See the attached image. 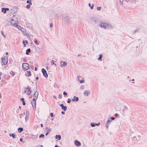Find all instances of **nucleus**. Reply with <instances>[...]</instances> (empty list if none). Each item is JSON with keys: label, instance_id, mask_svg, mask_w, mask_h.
<instances>
[{"label": "nucleus", "instance_id": "nucleus-1", "mask_svg": "<svg viewBox=\"0 0 147 147\" xmlns=\"http://www.w3.org/2000/svg\"><path fill=\"white\" fill-rule=\"evenodd\" d=\"M22 67L24 71H26L29 69V64L27 63H22Z\"/></svg>", "mask_w": 147, "mask_h": 147}, {"label": "nucleus", "instance_id": "nucleus-2", "mask_svg": "<svg viewBox=\"0 0 147 147\" xmlns=\"http://www.w3.org/2000/svg\"><path fill=\"white\" fill-rule=\"evenodd\" d=\"M37 87H36V91L35 92V93L34 94V98L33 99H35L36 100L37 98L38 95V92H37Z\"/></svg>", "mask_w": 147, "mask_h": 147}, {"label": "nucleus", "instance_id": "nucleus-3", "mask_svg": "<svg viewBox=\"0 0 147 147\" xmlns=\"http://www.w3.org/2000/svg\"><path fill=\"white\" fill-rule=\"evenodd\" d=\"M41 71L44 76L45 78L47 77L48 75L46 70L44 69L43 68L42 69Z\"/></svg>", "mask_w": 147, "mask_h": 147}, {"label": "nucleus", "instance_id": "nucleus-4", "mask_svg": "<svg viewBox=\"0 0 147 147\" xmlns=\"http://www.w3.org/2000/svg\"><path fill=\"white\" fill-rule=\"evenodd\" d=\"M36 100L35 99H33L31 100V103L33 108H34V107L36 108Z\"/></svg>", "mask_w": 147, "mask_h": 147}, {"label": "nucleus", "instance_id": "nucleus-5", "mask_svg": "<svg viewBox=\"0 0 147 147\" xmlns=\"http://www.w3.org/2000/svg\"><path fill=\"white\" fill-rule=\"evenodd\" d=\"M11 24L12 26H15L17 27L18 26V25L16 23V21L14 20L13 19H11Z\"/></svg>", "mask_w": 147, "mask_h": 147}, {"label": "nucleus", "instance_id": "nucleus-6", "mask_svg": "<svg viewBox=\"0 0 147 147\" xmlns=\"http://www.w3.org/2000/svg\"><path fill=\"white\" fill-rule=\"evenodd\" d=\"M107 26H108V24L105 23H101L100 26L101 27H102L105 29L107 28Z\"/></svg>", "mask_w": 147, "mask_h": 147}, {"label": "nucleus", "instance_id": "nucleus-7", "mask_svg": "<svg viewBox=\"0 0 147 147\" xmlns=\"http://www.w3.org/2000/svg\"><path fill=\"white\" fill-rule=\"evenodd\" d=\"M25 90H26L27 94L28 95H30L31 93V91L29 87L27 86L25 89Z\"/></svg>", "mask_w": 147, "mask_h": 147}, {"label": "nucleus", "instance_id": "nucleus-8", "mask_svg": "<svg viewBox=\"0 0 147 147\" xmlns=\"http://www.w3.org/2000/svg\"><path fill=\"white\" fill-rule=\"evenodd\" d=\"M59 105H60L62 109L65 111H66L67 109V107L66 106H64L63 104H59Z\"/></svg>", "mask_w": 147, "mask_h": 147}, {"label": "nucleus", "instance_id": "nucleus-9", "mask_svg": "<svg viewBox=\"0 0 147 147\" xmlns=\"http://www.w3.org/2000/svg\"><path fill=\"white\" fill-rule=\"evenodd\" d=\"M18 27V28L21 31L23 32H25L26 31V30L24 28H23L21 26H20V25H18V26H17Z\"/></svg>", "mask_w": 147, "mask_h": 147}, {"label": "nucleus", "instance_id": "nucleus-10", "mask_svg": "<svg viewBox=\"0 0 147 147\" xmlns=\"http://www.w3.org/2000/svg\"><path fill=\"white\" fill-rule=\"evenodd\" d=\"M74 143L75 145L77 146H80L81 145V144L80 142L79 141H78L77 140H76L74 141Z\"/></svg>", "mask_w": 147, "mask_h": 147}, {"label": "nucleus", "instance_id": "nucleus-11", "mask_svg": "<svg viewBox=\"0 0 147 147\" xmlns=\"http://www.w3.org/2000/svg\"><path fill=\"white\" fill-rule=\"evenodd\" d=\"M7 58V59H5V57H4L3 58V59L2 61V62H3V65H5L7 64V61H8Z\"/></svg>", "mask_w": 147, "mask_h": 147}, {"label": "nucleus", "instance_id": "nucleus-12", "mask_svg": "<svg viewBox=\"0 0 147 147\" xmlns=\"http://www.w3.org/2000/svg\"><path fill=\"white\" fill-rule=\"evenodd\" d=\"M79 100V98L78 97L76 96H74V98L72 99V101H73L77 102Z\"/></svg>", "mask_w": 147, "mask_h": 147}, {"label": "nucleus", "instance_id": "nucleus-13", "mask_svg": "<svg viewBox=\"0 0 147 147\" xmlns=\"http://www.w3.org/2000/svg\"><path fill=\"white\" fill-rule=\"evenodd\" d=\"M64 19H65V20L67 21L68 23H70L71 22V20L70 19V18L68 16H66L64 18Z\"/></svg>", "mask_w": 147, "mask_h": 147}, {"label": "nucleus", "instance_id": "nucleus-14", "mask_svg": "<svg viewBox=\"0 0 147 147\" xmlns=\"http://www.w3.org/2000/svg\"><path fill=\"white\" fill-rule=\"evenodd\" d=\"M26 72H27V73H26L25 74V75L26 76H29L31 75V72L30 71H28Z\"/></svg>", "mask_w": 147, "mask_h": 147}, {"label": "nucleus", "instance_id": "nucleus-15", "mask_svg": "<svg viewBox=\"0 0 147 147\" xmlns=\"http://www.w3.org/2000/svg\"><path fill=\"white\" fill-rule=\"evenodd\" d=\"M56 139H58V140H60L61 138V137L60 135H56L55 136Z\"/></svg>", "mask_w": 147, "mask_h": 147}, {"label": "nucleus", "instance_id": "nucleus-16", "mask_svg": "<svg viewBox=\"0 0 147 147\" xmlns=\"http://www.w3.org/2000/svg\"><path fill=\"white\" fill-rule=\"evenodd\" d=\"M26 26L29 28H30L32 27V25L31 24L29 23H27L26 24Z\"/></svg>", "mask_w": 147, "mask_h": 147}, {"label": "nucleus", "instance_id": "nucleus-17", "mask_svg": "<svg viewBox=\"0 0 147 147\" xmlns=\"http://www.w3.org/2000/svg\"><path fill=\"white\" fill-rule=\"evenodd\" d=\"M80 77V76H78L77 77V78H78V80L80 82V83H83L84 82V79L81 80H79V78Z\"/></svg>", "mask_w": 147, "mask_h": 147}, {"label": "nucleus", "instance_id": "nucleus-18", "mask_svg": "<svg viewBox=\"0 0 147 147\" xmlns=\"http://www.w3.org/2000/svg\"><path fill=\"white\" fill-rule=\"evenodd\" d=\"M20 100H21L23 103V105H26V103L24 101V98H21L20 99Z\"/></svg>", "mask_w": 147, "mask_h": 147}, {"label": "nucleus", "instance_id": "nucleus-19", "mask_svg": "<svg viewBox=\"0 0 147 147\" xmlns=\"http://www.w3.org/2000/svg\"><path fill=\"white\" fill-rule=\"evenodd\" d=\"M31 52V50L30 48L28 49L26 51V54L27 55H28Z\"/></svg>", "mask_w": 147, "mask_h": 147}, {"label": "nucleus", "instance_id": "nucleus-20", "mask_svg": "<svg viewBox=\"0 0 147 147\" xmlns=\"http://www.w3.org/2000/svg\"><path fill=\"white\" fill-rule=\"evenodd\" d=\"M51 128H49L47 129V131L46 132V133L45 134V135L47 136L49 133L51 131Z\"/></svg>", "mask_w": 147, "mask_h": 147}, {"label": "nucleus", "instance_id": "nucleus-21", "mask_svg": "<svg viewBox=\"0 0 147 147\" xmlns=\"http://www.w3.org/2000/svg\"><path fill=\"white\" fill-rule=\"evenodd\" d=\"M22 43H23V44H24V47H25L26 46V43L28 44V42L27 40H25V41L23 40L22 41Z\"/></svg>", "mask_w": 147, "mask_h": 147}, {"label": "nucleus", "instance_id": "nucleus-22", "mask_svg": "<svg viewBox=\"0 0 147 147\" xmlns=\"http://www.w3.org/2000/svg\"><path fill=\"white\" fill-rule=\"evenodd\" d=\"M23 130V129L22 127H19L18 128V132L19 133H21Z\"/></svg>", "mask_w": 147, "mask_h": 147}, {"label": "nucleus", "instance_id": "nucleus-23", "mask_svg": "<svg viewBox=\"0 0 147 147\" xmlns=\"http://www.w3.org/2000/svg\"><path fill=\"white\" fill-rule=\"evenodd\" d=\"M107 28L112 29L113 28V27L111 25L108 24V26H107Z\"/></svg>", "mask_w": 147, "mask_h": 147}, {"label": "nucleus", "instance_id": "nucleus-24", "mask_svg": "<svg viewBox=\"0 0 147 147\" xmlns=\"http://www.w3.org/2000/svg\"><path fill=\"white\" fill-rule=\"evenodd\" d=\"M102 55L100 54L99 55V58H98V59L99 60H100V61H102Z\"/></svg>", "mask_w": 147, "mask_h": 147}, {"label": "nucleus", "instance_id": "nucleus-25", "mask_svg": "<svg viewBox=\"0 0 147 147\" xmlns=\"http://www.w3.org/2000/svg\"><path fill=\"white\" fill-rule=\"evenodd\" d=\"M111 121V120L110 119L108 118V120L107 121L106 123L108 124H109Z\"/></svg>", "mask_w": 147, "mask_h": 147}, {"label": "nucleus", "instance_id": "nucleus-26", "mask_svg": "<svg viewBox=\"0 0 147 147\" xmlns=\"http://www.w3.org/2000/svg\"><path fill=\"white\" fill-rule=\"evenodd\" d=\"M9 136H12L13 138H16V135L13 134H9Z\"/></svg>", "mask_w": 147, "mask_h": 147}, {"label": "nucleus", "instance_id": "nucleus-27", "mask_svg": "<svg viewBox=\"0 0 147 147\" xmlns=\"http://www.w3.org/2000/svg\"><path fill=\"white\" fill-rule=\"evenodd\" d=\"M88 91V92H89V91H86L84 92V94L85 96H87L88 95V93H87Z\"/></svg>", "mask_w": 147, "mask_h": 147}, {"label": "nucleus", "instance_id": "nucleus-28", "mask_svg": "<svg viewBox=\"0 0 147 147\" xmlns=\"http://www.w3.org/2000/svg\"><path fill=\"white\" fill-rule=\"evenodd\" d=\"M96 123H91L90 125L92 127H94L96 126Z\"/></svg>", "mask_w": 147, "mask_h": 147}, {"label": "nucleus", "instance_id": "nucleus-29", "mask_svg": "<svg viewBox=\"0 0 147 147\" xmlns=\"http://www.w3.org/2000/svg\"><path fill=\"white\" fill-rule=\"evenodd\" d=\"M31 1V0H27L26 2L27 3H28L29 4L32 5Z\"/></svg>", "mask_w": 147, "mask_h": 147}, {"label": "nucleus", "instance_id": "nucleus-30", "mask_svg": "<svg viewBox=\"0 0 147 147\" xmlns=\"http://www.w3.org/2000/svg\"><path fill=\"white\" fill-rule=\"evenodd\" d=\"M88 5L90 7L91 9H92L93 8L94 5V4H92V5L91 6V5L90 3H89L88 4Z\"/></svg>", "mask_w": 147, "mask_h": 147}, {"label": "nucleus", "instance_id": "nucleus-31", "mask_svg": "<svg viewBox=\"0 0 147 147\" xmlns=\"http://www.w3.org/2000/svg\"><path fill=\"white\" fill-rule=\"evenodd\" d=\"M51 65H55V66H56V64H55L54 62V61L53 60H52L51 61Z\"/></svg>", "mask_w": 147, "mask_h": 147}, {"label": "nucleus", "instance_id": "nucleus-32", "mask_svg": "<svg viewBox=\"0 0 147 147\" xmlns=\"http://www.w3.org/2000/svg\"><path fill=\"white\" fill-rule=\"evenodd\" d=\"M3 8H4L3 7L2 8L1 11L3 12L4 13H6L7 11L5 9L3 10Z\"/></svg>", "mask_w": 147, "mask_h": 147}, {"label": "nucleus", "instance_id": "nucleus-33", "mask_svg": "<svg viewBox=\"0 0 147 147\" xmlns=\"http://www.w3.org/2000/svg\"><path fill=\"white\" fill-rule=\"evenodd\" d=\"M10 74L11 75H12L13 76L15 75V72L13 71H11Z\"/></svg>", "mask_w": 147, "mask_h": 147}, {"label": "nucleus", "instance_id": "nucleus-34", "mask_svg": "<svg viewBox=\"0 0 147 147\" xmlns=\"http://www.w3.org/2000/svg\"><path fill=\"white\" fill-rule=\"evenodd\" d=\"M34 42V43H35V44L36 45H39V42L37 40H35Z\"/></svg>", "mask_w": 147, "mask_h": 147}, {"label": "nucleus", "instance_id": "nucleus-35", "mask_svg": "<svg viewBox=\"0 0 147 147\" xmlns=\"http://www.w3.org/2000/svg\"><path fill=\"white\" fill-rule=\"evenodd\" d=\"M84 88V86L83 85L81 86L80 87V89L81 90H83Z\"/></svg>", "mask_w": 147, "mask_h": 147}, {"label": "nucleus", "instance_id": "nucleus-36", "mask_svg": "<svg viewBox=\"0 0 147 147\" xmlns=\"http://www.w3.org/2000/svg\"><path fill=\"white\" fill-rule=\"evenodd\" d=\"M44 137H45V136L44 134H41L40 135V136H39V138H40L41 137H42V138H43Z\"/></svg>", "mask_w": 147, "mask_h": 147}, {"label": "nucleus", "instance_id": "nucleus-37", "mask_svg": "<svg viewBox=\"0 0 147 147\" xmlns=\"http://www.w3.org/2000/svg\"><path fill=\"white\" fill-rule=\"evenodd\" d=\"M29 116H26V117H25V119L26 121L28 120V119H29Z\"/></svg>", "mask_w": 147, "mask_h": 147}, {"label": "nucleus", "instance_id": "nucleus-38", "mask_svg": "<svg viewBox=\"0 0 147 147\" xmlns=\"http://www.w3.org/2000/svg\"><path fill=\"white\" fill-rule=\"evenodd\" d=\"M30 5V4H28V5H27L26 6V8H27V9H29L30 7V5Z\"/></svg>", "mask_w": 147, "mask_h": 147}, {"label": "nucleus", "instance_id": "nucleus-39", "mask_svg": "<svg viewBox=\"0 0 147 147\" xmlns=\"http://www.w3.org/2000/svg\"><path fill=\"white\" fill-rule=\"evenodd\" d=\"M63 65H64V66L66 67V65H67V63L65 61H63Z\"/></svg>", "mask_w": 147, "mask_h": 147}, {"label": "nucleus", "instance_id": "nucleus-40", "mask_svg": "<svg viewBox=\"0 0 147 147\" xmlns=\"http://www.w3.org/2000/svg\"><path fill=\"white\" fill-rule=\"evenodd\" d=\"M26 116H29V113L28 111H26Z\"/></svg>", "mask_w": 147, "mask_h": 147}, {"label": "nucleus", "instance_id": "nucleus-41", "mask_svg": "<svg viewBox=\"0 0 147 147\" xmlns=\"http://www.w3.org/2000/svg\"><path fill=\"white\" fill-rule=\"evenodd\" d=\"M71 102V99H70V98H68V100H67V102L68 103H70Z\"/></svg>", "mask_w": 147, "mask_h": 147}, {"label": "nucleus", "instance_id": "nucleus-42", "mask_svg": "<svg viewBox=\"0 0 147 147\" xmlns=\"http://www.w3.org/2000/svg\"><path fill=\"white\" fill-rule=\"evenodd\" d=\"M63 94L64 96H67V93L65 91L63 92Z\"/></svg>", "mask_w": 147, "mask_h": 147}, {"label": "nucleus", "instance_id": "nucleus-43", "mask_svg": "<svg viewBox=\"0 0 147 147\" xmlns=\"http://www.w3.org/2000/svg\"><path fill=\"white\" fill-rule=\"evenodd\" d=\"M4 9H5L6 11H8L9 10V9L8 8H3V10Z\"/></svg>", "mask_w": 147, "mask_h": 147}, {"label": "nucleus", "instance_id": "nucleus-44", "mask_svg": "<svg viewBox=\"0 0 147 147\" xmlns=\"http://www.w3.org/2000/svg\"><path fill=\"white\" fill-rule=\"evenodd\" d=\"M101 9V7H97V9L98 10H100Z\"/></svg>", "mask_w": 147, "mask_h": 147}, {"label": "nucleus", "instance_id": "nucleus-45", "mask_svg": "<svg viewBox=\"0 0 147 147\" xmlns=\"http://www.w3.org/2000/svg\"><path fill=\"white\" fill-rule=\"evenodd\" d=\"M1 34L4 36V38H5V36L4 34V33L2 31L1 32Z\"/></svg>", "mask_w": 147, "mask_h": 147}, {"label": "nucleus", "instance_id": "nucleus-46", "mask_svg": "<svg viewBox=\"0 0 147 147\" xmlns=\"http://www.w3.org/2000/svg\"><path fill=\"white\" fill-rule=\"evenodd\" d=\"M123 2V0H120V4H122Z\"/></svg>", "mask_w": 147, "mask_h": 147}, {"label": "nucleus", "instance_id": "nucleus-47", "mask_svg": "<svg viewBox=\"0 0 147 147\" xmlns=\"http://www.w3.org/2000/svg\"><path fill=\"white\" fill-rule=\"evenodd\" d=\"M138 29H136L134 31V33L135 34L136 32L138 31Z\"/></svg>", "mask_w": 147, "mask_h": 147}, {"label": "nucleus", "instance_id": "nucleus-48", "mask_svg": "<svg viewBox=\"0 0 147 147\" xmlns=\"http://www.w3.org/2000/svg\"><path fill=\"white\" fill-rule=\"evenodd\" d=\"M62 98V95L61 94L59 95V98Z\"/></svg>", "mask_w": 147, "mask_h": 147}, {"label": "nucleus", "instance_id": "nucleus-49", "mask_svg": "<svg viewBox=\"0 0 147 147\" xmlns=\"http://www.w3.org/2000/svg\"><path fill=\"white\" fill-rule=\"evenodd\" d=\"M50 115L51 117H54V116L53 115V113H51V114H50Z\"/></svg>", "mask_w": 147, "mask_h": 147}, {"label": "nucleus", "instance_id": "nucleus-50", "mask_svg": "<svg viewBox=\"0 0 147 147\" xmlns=\"http://www.w3.org/2000/svg\"><path fill=\"white\" fill-rule=\"evenodd\" d=\"M111 120H114L115 119V118L113 117H111L110 118H109Z\"/></svg>", "mask_w": 147, "mask_h": 147}, {"label": "nucleus", "instance_id": "nucleus-51", "mask_svg": "<svg viewBox=\"0 0 147 147\" xmlns=\"http://www.w3.org/2000/svg\"><path fill=\"white\" fill-rule=\"evenodd\" d=\"M109 124H108L106 123L105 125L106 127L107 128H108V127Z\"/></svg>", "mask_w": 147, "mask_h": 147}, {"label": "nucleus", "instance_id": "nucleus-52", "mask_svg": "<svg viewBox=\"0 0 147 147\" xmlns=\"http://www.w3.org/2000/svg\"><path fill=\"white\" fill-rule=\"evenodd\" d=\"M50 27L52 28L53 26V24L52 23H51L50 24Z\"/></svg>", "mask_w": 147, "mask_h": 147}, {"label": "nucleus", "instance_id": "nucleus-53", "mask_svg": "<svg viewBox=\"0 0 147 147\" xmlns=\"http://www.w3.org/2000/svg\"><path fill=\"white\" fill-rule=\"evenodd\" d=\"M119 115L117 114V113H116L115 114V117H117L118 115Z\"/></svg>", "mask_w": 147, "mask_h": 147}, {"label": "nucleus", "instance_id": "nucleus-54", "mask_svg": "<svg viewBox=\"0 0 147 147\" xmlns=\"http://www.w3.org/2000/svg\"><path fill=\"white\" fill-rule=\"evenodd\" d=\"M25 112H24L23 114H20V116H22V115H25Z\"/></svg>", "mask_w": 147, "mask_h": 147}, {"label": "nucleus", "instance_id": "nucleus-55", "mask_svg": "<svg viewBox=\"0 0 147 147\" xmlns=\"http://www.w3.org/2000/svg\"><path fill=\"white\" fill-rule=\"evenodd\" d=\"M63 66H64V65H63V64H61L60 65V67H63Z\"/></svg>", "mask_w": 147, "mask_h": 147}, {"label": "nucleus", "instance_id": "nucleus-56", "mask_svg": "<svg viewBox=\"0 0 147 147\" xmlns=\"http://www.w3.org/2000/svg\"><path fill=\"white\" fill-rule=\"evenodd\" d=\"M61 113L63 115H64L65 114V113L63 111H62Z\"/></svg>", "mask_w": 147, "mask_h": 147}, {"label": "nucleus", "instance_id": "nucleus-57", "mask_svg": "<svg viewBox=\"0 0 147 147\" xmlns=\"http://www.w3.org/2000/svg\"><path fill=\"white\" fill-rule=\"evenodd\" d=\"M22 140H23V138H21L20 139V142H22Z\"/></svg>", "mask_w": 147, "mask_h": 147}, {"label": "nucleus", "instance_id": "nucleus-58", "mask_svg": "<svg viewBox=\"0 0 147 147\" xmlns=\"http://www.w3.org/2000/svg\"><path fill=\"white\" fill-rule=\"evenodd\" d=\"M100 123H96V125H97V126H98L99 125H100Z\"/></svg>", "mask_w": 147, "mask_h": 147}, {"label": "nucleus", "instance_id": "nucleus-59", "mask_svg": "<svg viewBox=\"0 0 147 147\" xmlns=\"http://www.w3.org/2000/svg\"><path fill=\"white\" fill-rule=\"evenodd\" d=\"M136 0H131V2H135Z\"/></svg>", "mask_w": 147, "mask_h": 147}, {"label": "nucleus", "instance_id": "nucleus-60", "mask_svg": "<svg viewBox=\"0 0 147 147\" xmlns=\"http://www.w3.org/2000/svg\"><path fill=\"white\" fill-rule=\"evenodd\" d=\"M38 79H39V77H36V80H38Z\"/></svg>", "mask_w": 147, "mask_h": 147}, {"label": "nucleus", "instance_id": "nucleus-61", "mask_svg": "<svg viewBox=\"0 0 147 147\" xmlns=\"http://www.w3.org/2000/svg\"><path fill=\"white\" fill-rule=\"evenodd\" d=\"M40 125H41V127H43V125L42 124H42H40Z\"/></svg>", "mask_w": 147, "mask_h": 147}, {"label": "nucleus", "instance_id": "nucleus-62", "mask_svg": "<svg viewBox=\"0 0 147 147\" xmlns=\"http://www.w3.org/2000/svg\"><path fill=\"white\" fill-rule=\"evenodd\" d=\"M5 54L6 55H8V53L7 52L5 53Z\"/></svg>", "mask_w": 147, "mask_h": 147}, {"label": "nucleus", "instance_id": "nucleus-63", "mask_svg": "<svg viewBox=\"0 0 147 147\" xmlns=\"http://www.w3.org/2000/svg\"><path fill=\"white\" fill-rule=\"evenodd\" d=\"M53 97L55 98H56V97L55 96H53Z\"/></svg>", "mask_w": 147, "mask_h": 147}, {"label": "nucleus", "instance_id": "nucleus-64", "mask_svg": "<svg viewBox=\"0 0 147 147\" xmlns=\"http://www.w3.org/2000/svg\"><path fill=\"white\" fill-rule=\"evenodd\" d=\"M39 147H43V146L42 145H40L39 146Z\"/></svg>", "mask_w": 147, "mask_h": 147}]
</instances>
